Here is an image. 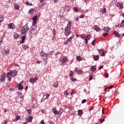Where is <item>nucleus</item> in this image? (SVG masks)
Returning <instances> with one entry per match:
<instances>
[{
  "label": "nucleus",
  "mask_w": 124,
  "mask_h": 124,
  "mask_svg": "<svg viewBox=\"0 0 124 124\" xmlns=\"http://www.w3.org/2000/svg\"><path fill=\"white\" fill-rule=\"evenodd\" d=\"M17 75V71L16 70L11 71L8 72L6 74V78H8V81H11V77L14 78Z\"/></svg>",
  "instance_id": "obj_1"
},
{
  "label": "nucleus",
  "mask_w": 124,
  "mask_h": 124,
  "mask_svg": "<svg viewBox=\"0 0 124 124\" xmlns=\"http://www.w3.org/2000/svg\"><path fill=\"white\" fill-rule=\"evenodd\" d=\"M31 29L29 30V35H32V34H37V27L35 25H31Z\"/></svg>",
  "instance_id": "obj_2"
},
{
  "label": "nucleus",
  "mask_w": 124,
  "mask_h": 124,
  "mask_svg": "<svg viewBox=\"0 0 124 124\" xmlns=\"http://www.w3.org/2000/svg\"><path fill=\"white\" fill-rule=\"evenodd\" d=\"M29 30V27L28 25L27 24L26 25H24L23 28H22V29L21 30V33H22V34L23 35H25L26 34L27 32Z\"/></svg>",
  "instance_id": "obj_3"
},
{
  "label": "nucleus",
  "mask_w": 124,
  "mask_h": 124,
  "mask_svg": "<svg viewBox=\"0 0 124 124\" xmlns=\"http://www.w3.org/2000/svg\"><path fill=\"white\" fill-rule=\"evenodd\" d=\"M71 33V30L70 28H65L64 30V34L66 36H68Z\"/></svg>",
  "instance_id": "obj_4"
},
{
  "label": "nucleus",
  "mask_w": 124,
  "mask_h": 124,
  "mask_svg": "<svg viewBox=\"0 0 124 124\" xmlns=\"http://www.w3.org/2000/svg\"><path fill=\"white\" fill-rule=\"evenodd\" d=\"M37 80H38V78H37V77L31 78L29 79V82H30L32 84H34V83L37 82Z\"/></svg>",
  "instance_id": "obj_5"
},
{
  "label": "nucleus",
  "mask_w": 124,
  "mask_h": 124,
  "mask_svg": "<svg viewBox=\"0 0 124 124\" xmlns=\"http://www.w3.org/2000/svg\"><path fill=\"white\" fill-rule=\"evenodd\" d=\"M37 16H33V17L31 18V20L33 22H32V25L35 26L37 24Z\"/></svg>",
  "instance_id": "obj_6"
},
{
  "label": "nucleus",
  "mask_w": 124,
  "mask_h": 124,
  "mask_svg": "<svg viewBox=\"0 0 124 124\" xmlns=\"http://www.w3.org/2000/svg\"><path fill=\"white\" fill-rule=\"evenodd\" d=\"M5 78H6V74L2 73V74L0 75V81L2 82L5 80Z\"/></svg>",
  "instance_id": "obj_7"
},
{
  "label": "nucleus",
  "mask_w": 124,
  "mask_h": 124,
  "mask_svg": "<svg viewBox=\"0 0 124 124\" xmlns=\"http://www.w3.org/2000/svg\"><path fill=\"white\" fill-rule=\"evenodd\" d=\"M74 72H77L78 75H82L83 74V71L81 70H78L77 68H76L74 70Z\"/></svg>",
  "instance_id": "obj_8"
},
{
  "label": "nucleus",
  "mask_w": 124,
  "mask_h": 124,
  "mask_svg": "<svg viewBox=\"0 0 124 124\" xmlns=\"http://www.w3.org/2000/svg\"><path fill=\"white\" fill-rule=\"evenodd\" d=\"M40 56L43 57V58H44V57H46V59H47V57H48V55H47L46 53L43 52V51L40 53Z\"/></svg>",
  "instance_id": "obj_9"
},
{
  "label": "nucleus",
  "mask_w": 124,
  "mask_h": 124,
  "mask_svg": "<svg viewBox=\"0 0 124 124\" xmlns=\"http://www.w3.org/2000/svg\"><path fill=\"white\" fill-rule=\"evenodd\" d=\"M24 82L23 81H21L20 83H18L17 86H18V90H23L24 88L23 87V86H22V84H23Z\"/></svg>",
  "instance_id": "obj_10"
},
{
  "label": "nucleus",
  "mask_w": 124,
  "mask_h": 124,
  "mask_svg": "<svg viewBox=\"0 0 124 124\" xmlns=\"http://www.w3.org/2000/svg\"><path fill=\"white\" fill-rule=\"evenodd\" d=\"M8 28L14 29L16 28V26H15V25L13 23H10L8 25Z\"/></svg>",
  "instance_id": "obj_11"
},
{
  "label": "nucleus",
  "mask_w": 124,
  "mask_h": 124,
  "mask_svg": "<svg viewBox=\"0 0 124 124\" xmlns=\"http://www.w3.org/2000/svg\"><path fill=\"white\" fill-rule=\"evenodd\" d=\"M32 120V117L28 116L26 117V120L28 123H30L31 122V120Z\"/></svg>",
  "instance_id": "obj_12"
},
{
  "label": "nucleus",
  "mask_w": 124,
  "mask_h": 124,
  "mask_svg": "<svg viewBox=\"0 0 124 124\" xmlns=\"http://www.w3.org/2000/svg\"><path fill=\"white\" fill-rule=\"evenodd\" d=\"M93 29L95 30L96 31H99L100 30V28H99V27L96 25L93 26Z\"/></svg>",
  "instance_id": "obj_13"
},
{
  "label": "nucleus",
  "mask_w": 124,
  "mask_h": 124,
  "mask_svg": "<svg viewBox=\"0 0 124 124\" xmlns=\"http://www.w3.org/2000/svg\"><path fill=\"white\" fill-rule=\"evenodd\" d=\"M98 51L100 53V56L102 57H104L105 56V53L104 52V51L102 49H98Z\"/></svg>",
  "instance_id": "obj_14"
},
{
  "label": "nucleus",
  "mask_w": 124,
  "mask_h": 124,
  "mask_svg": "<svg viewBox=\"0 0 124 124\" xmlns=\"http://www.w3.org/2000/svg\"><path fill=\"white\" fill-rule=\"evenodd\" d=\"M91 70L92 72H95L96 70V67L95 66H91Z\"/></svg>",
  "instance_id": "obj_15"
},
{
  "label": "nucleus",
  "mask_w": 124,
  "mask_h": 124,
  "mask_svg": "<svg viewBox=\"0 0 124 124\" xmlns=\"http://www.w3.org/2000/svg\"><path fill=\"white\" fill-rule=\"evenodd\" d=\"M52 112L55 115H57L58 114H59V112H58L57 109H56V108H52Z\"/></svg>",
  "instance_id": "obj_16"
},
{
  "label": "nucleus",
  "mask_w": 124,
  "mask_h": 124,
  "mask_svg": "<svg viewBox=\"0 0 124 124\" xmlns=\"http://www.w3.org/2000/svg\"><path fill=\"white\" fill-rule=\"evenodd\" d=\"M53 34H54V36L52 37V40L55 41V34H56V31L55 29H53Z\"/></svg>",
  "instance_id": "obj_17"
},
{
  "label": "nucleus",
  "mask_w": 124,
  "mask_h": 124,
  "mask_svg": "<svg viewBox=\"0 0 124 124\" xmlns=\"http://www.w3.org/2000/svg\"><path fill=\"white\" fill-rule=\"evenodd\" d=\"M50 96V94L49 93H47L46 95H44V96H43V98L44 99V100L46 99H47Z\"/></svg>",
  "instance_id": "obj_18"
},
{
  "label": "nucleus",
  "mask_w": 124,
  "mask_h": 124,
  "mask_svg": "<svg viewBox=\"0 0 124 124\" xmlns=\"http://www.w3.org/2000/svg\"><path fill=\"white\" fill-rule=\"evenodd\" d=\"M110 30V29L108 27H104V31L105 32H108V31H109Z\"/></svg>",
  "instance_id": "obj_19"
},
{
  "label": "nucleus",
  "mask_w": 124,
  "mask_h": 124,
  "mask_svg": "<svg viewBox=\"0 0 124 124\" xmlns=\"http://www.w3.org/2000/svg\"><path fill=\"white\" fill-rule=\"evenodd\" d=\"M14 6H15V8L16 9V10H19V4L16 3L14 5Z\"/></svg>",
  "instance_id": "obj_20"
},
{
  "label": "nucleus",
  "mask_w": 124,
  "mask_h": 124,
  "mask_svg": "<svg viewBox=\"0 0 124 124\" xmlns=\"http://www.w3.org/2000/svg\"><path fill=\"white\" fill-rule=\"evenodd\" d=\"M34 13V9L33 8L31 9L30 10H29V13L30 15L33 14Z\"/></svg>",
  "instance_id": "obj_21"
},
{
  "label": "nucleus",
  "mask_w": 124,
  "mask_h": 124,
  "mask_svg": "<svg viewBox=\"0 0 124 124\" xmlns=\"http://www.w3.org/2000/svg\"><path fill=\"white\" fill-rule=\"evenodd\" d=\"M93 59L95 61H98V60H99V55H94V56H93Z\"/></svg>",
  "instance_id": "obj_22"
},
{
  "label": "nucleus",
  "mask_w": 124,
  "mask_h": 124,
  "mask_svg": "<svg viewBox=\"0 0 124 124\" xmlns=\"http://www.w3.org/2000/svg\"><path fill=\"white\" fill-rule=\"evenodd\" d=\"M113 34H114V35H116V36H117V37H120V36L119 33L117 32V31H114Z\"/></svg>",
  "instance_id": "obj_23"
},
{
  "label": "nucleus",
  "mask_w": 124,
  "mask_h": 124,
  "mask_svg": "<svg viewBox=\"0 0 124 124\" xmlns=\"http://www.w3.org/2000/svg\"><path fill=\"white\" fill-rule=\"evenodd\" d=\"M25 37H26V35H25L22 37V41L20 42V44H24V41H25Z\"/></svg>",
  "instance_id": "obj_24"
},
{
  "label": "nucleus",
  "mask_w": 124,
  "mask_h": 124,
  "mask_svg": "<svg viewBox=\"0 0 124 124\" xmlns=\"http://www.w3.org/2000/svg\"><path fill=\"white\" fill-rule=\"evenodd\" d=\"M100 12H101L103 14H104L106 12V9L105 8H103L100 10Z\"/></svg>",
  "instance_id": "obj_25"
},
{
  "label": "nucleus",
  "mask_w": 124,
  "mask_h": 124,
  "mask_svg": "<svg viewBox=\"0 0 124 124\" xmlns=\"http://www.w3.org/2000/svg\"><path fill=\"white\" fill-rule=\"evenodd\" d=\"M19 119H20V116L18 115L16 117V119H14V122H16V121L19 120Z\"/></svg>",
  "instance_id": "obj_26"
},
{
  "label": "nucleus",
  "mask_w": 124,
  "mask_h": 124,
  "mask_svg": "<svg viewBox=\"0 0 124 124\" xmlns=\"http://www.w3.org/2000/svg\"><path fill=\"white\" fill-rule=\"evenodd\" d=\"M86 36L84 35V34L80 35V38H81V39H82L84 40H86Z\"/></svg>",
  "instance_id": "obj_27"
},
{
  "label": "nucleus",
  "mask_w": 124,
  "mask_h": 124,
  "mask_svg": "<svg viewBox=\"0 0 124 124\" xmlns=\"http://www.w3.org/2000/svg\"><path fill=\"white\" fill-rule=\"evenodd\" d=\"M83 113V111H82V110L80 109V110H78V115L79 116H81V115H82Z\"/></svg>",
  "instance_id": "obj_28"
},
{
  "label": "nucleus",
  "mask_w": 124,
  "mask_h": 124,
  "mask_svg": "<svg viewBox=\"0 0 124 124\" xmlns=\"http://www.w3.org/2000/svg\"><path fill=\"white\" fill-rule=\"evenodd\" d=\"M72 26V22H69L68 23V25H67V27H66V28H69V29H70V27L71 26Z\"/></svg>",
  "instance_id": "obj_29"
},
{
  "label": "nucleus",
  "mask_w": 124,
  "mask_h": 124,
  "mask_svg": "<svg viewBox=\"0 0 124 124\" xmlns=\"http://www.w3.org/2000/svg\"><path fill=\"white\" fill-rule=\"evenodd\" d=\"M66 61L67 58L66 57H63V58L62 59V63L64 64Z\"/></svg>",
  "instance_id": "obj_30"
},
{
  "label": "nucleus",
  "mask_w": 124,
  "mask_h": 124,
  "mask_svg": "<svg viewBox=\"0 0 124 124\" xmlns=\"http://www.w3.org/2000/svg\"><path fill=\"white\" fill-rule=\"evenodd\" d=\"M73 37L71 36L70 38H68V39L66 41V42L68 43L71 42V41H72V39H73Z\"/></svg>",
  "instance_id": "obj_31"
},
{
  "label": "nucleus",
  "mask_w": 124,
  "mask_h": 124,
  "mask_svg": "<svg viewBox=\"0 0 124 124\" xmlns=\"http://www.w3.org/2000/svg\"><path fill=\"white\" fill-rule=\"evenodd\" d=\"M59 85V83L58 82H54V87L56 88L58 87V86Z\"/></svg>",
  "instance_id": "obj_32"
},
{
  "label": "nucleus",
  "mask_w": 124,
  "mask_h": 124,
  "mask_svg": "<svg viewBox=\"0 0 124 124\" xmlns=\"http://www.w3.org/2000/svg\"><path fill=\"white\" fill-rule=\"evenodd\" d=\"M29 48V45H27L26 46H23V49L26 50L27 49Z\"/></svg>",
  "instance_id": "obj_33"
},
{
  "label": "nucleus",
  "mask_w": 124,
  "mask_h": 124,
  "mask_svg": "<svg viewBox=\"0 0 124 124\" xmlns=\"http://www.w3.org/2000/svg\"><path fill=\"white\" fill-rule=\"evenodd\" d=\"M77 60L78 61H81V57L80 56H77Z\"/></svg>",
  "instance_id": "obj_34"
},
{
  "label": "nucleus",
  "mask_w": 124,
  "mask_h": 124,
  "mask_svg": "<svg viewBox=\"0 0 124 124\" xmlns=\"http://www.w3.org/2000/svg\"><path fill=\"white\" fill-rule=\"evenodd\" d=\"M91 35H90V34H88L86 37V40H88L90 39V38H91Z\"/></svg>",
  "instance_id": "obj_35"
},
{
  "label": "nucleus",
  "mask_w": 124,
  "mask_h": 124,
  "mask_svg": "<svg viewBox=\"0 0 124 124\" xmlns=\"http://www.w3.org/2000/svg\"><path fill=\"white\" fill-rule=\"evenodd\" d=\"M18 38H19V35L18 34H15V39H17Z\"/></svg>",
  "instance_id": "obj_36"
},
{
  "label": "nucleus",
  "mask_w": 124,
  "mask_h": 124,
  "mask_svg": "<svg viewBox=\"0 0 124 124\" xmlns=\"http://www.w3.org/2000/svg\"><path fill=\"white\" fill-rule=\"evenodd\" d=\"M69 76L71 78H73V71H70V74H69Z\"/></svg>",
  "instance_id": "obj_37"
},
{
  "label": "nucleus",
  "mask_w": 124,
  "mask_h": 124,
  "mask_svg": "<svg viewBox=\"0 0 124 124\" xmlns=\"http://www.w3.org/2000/svg\"><path fill=\"white\" fill-rule=\"evenodd\" d=\"M26 4L27 6H32V4H31V3H30L29 2H26Z\"/></svg>",
  "instance_id": "obj_38"
},
{
  "label": "nucleus",
  "mask_w": 124,
  "mask_h": 124,
  "mask_svg": "<svg viewBox=\"0 0 124 124\" xmlns=\"http://www.w3.org/2000/svg\"><path fill=\"white\" fill-rule=\"evenodd\" d=\"M27 111L28 113H29V114L30 115L31 113V109H27Z\"/></svg>",
  "instance_id": "obj_39"
},
{
  "label": "nucleus",
  "mask_w": 124,
  "mask_h": 124,
  "mask_svg": "<svg viewBox=\"0 0 124 124\" xmlns=\"http://www.w3.org/2000/svg\"><path fill=\"white\" fill-rule=\"evenodd\" d=\"M4 18L2 17H0V23L2 22L3 21Z\"/></svg>",
  "instance_id": "obj_40"
},
{
  "label": "nucleus",
  "mask_w": 124,
  "mask_h": 124,
  "mask_svg": "<svg viewBox=\"0 0 124 124\" xmlns=\"http://www.w3.org/2000/svg\"><path fill=\"white\" fill-rule=\"evenodd\" d=\"M73 9L76 12H78V9L76 7H74Z\"/></svg>",
  "instance_id": "obj_41"
},
{
  "label": "nucleus",
  "mask_w": 124,
  "mask_h": 124,
  "mask_svg": "<svg viewBox=\"0 0 124 124\" xmlns=\"http://www.w3.org/2000/svg\"><path fill=\"white\" fill-rule=\"evenodd\" d=\"M123 4L122 3H121V4H119L120 5V8H122L123 9Z\"/></svg>",
  "instance_id": "obj_42"
},
{
  "label": "nucleus",
  "mask_w": 124,
  "mask_h": 124,
  "mask_svg": "<svg viewBox=\"0 0 124 124\" xmlns=\"http://www.w3.org/2000/svg\"><path fill=\"white\" fill-rule=\"evenodd\" d=\"M84 17H85V15L82 14V15L80 16V18H83Z\"/></svg>",
  "instance_id": "obj_43"
},
{
  "label": "nucleus",
  "mask_w": 124,
  "mask_h": 124,
  "mask_svg": "<svg viewBox=\"0 0 124 124\" xmlns=\"http://www.w3.org/2000/svg\"><path fill=\"white\" fill-rule=\"evenodd\" d=\"M10 53V50H5V54L7 55Z\"/></svg>",
  "instance_id": "obj_44"
},
{
  "label": "nucleus",
  "mask_w": 124,
  "mask_h": 124,
  "mask_svg": "<svg viewBox=\"0 0 124 124\" xmlns=\"http://www.w3.org/2000/svg\"><path fill=\"white\" fill-rule=\"evenodd\" d=\"M93 79V76H90V78H89V80H90V81H91Z\"/></svg>",
  "instance_id": "obj_45"
},
{
  "label": "nucleus",
  "mask_w": 124,
  "mask_h": 124,
  "mask_svg": "<svg viewBox=\"0 0 124 124\" xmlns=\"http://www.w3.org/2000/svg\"><path fill=\"white\" fill-rule=\"evenodd\" d=\"M108 35V33H104V34H103V36H104V37L107 36Z\"/></svg>",
  "instance_id": "obj_46"
},
{
  "label": "nucleus",
  "mask_w": 124,
  "mask_h": 124,
  "mask_svg": "<svg viewBox=\"0 0 124 124\" xmlns=\"http://www.w3.org/2000/svg\"><path fill=\"white\" fill-rule=\"evenodd\" d=\"M43 62H45V65L47 64V60L43 59Z\"/></svg>",
  "instance_id": "obj_47"
},
{
  "label": "nucleus",
  "mask_w": 124,
  "mask_h": 124,
  "mask_svg": "<svg viewBox=\"0 0 124 124\" xmlns=\"http://www.w3.org/2000/svg\"><path fill=\"white\" fill-rule=\"evenodd\" d=\"M71 79L72 80V81H73V82H75V81H76L77 80L76 78H71Z\"/></svg>",
  "instance_id": "obj_48"
},
{
  "label": "nucleus",
  "mask_w": 124,
  "mask_h": 124,
  "mask_svg": "<svg viewBox=\"0 0 124 124\" xmlns=\"http://www.w3.org/2000/svg\"><path fill=\"white\" fill-rule=\"evenodd\" d=\"M104 119H100V123L101 124H102L104 122Z\"/></svg>",
  "instance_id": "obj_49"
},
{
  "label": "nucleus",
  "mask_w": 124,
  "mask_h": 124,
  "mask_svg": "<svg viewBox=\"0 0 124 124\" xmlns=\"http://www.w3.org/2000/svg\"><path fill=\"white\" fill-rule=\"evenodd\" d=\"M120 25V27H124V23H121Z\"/></svg>",
  "instance_id": "obj_50"
},
{
  "label": "nucleus",
  "mask_w": 124,
  "mask_h": 124,
  "mask_svg": "<svg viewBox=\"0 0 124 124\" xmlns=\"http://www.w3.org/2000/svg\"><path fill=\"white\" fill-rule=\"evenodd\" d=\"M64 95H66V96H67L68 95V91H64Z\"/></svg>",
  "instance_id": "obj_51"
},
{
  "label": "nucleus",
  "mask_w": 124,
  "mask_h": 124,
  "mask_svg": "<svg viewBox=\"0 0 124 124\" xmlns=\"http://www.w3.org/2000/svg\"><path fill=\"white\" fill-rule=\"evenodd\" d=\"M105 78H108V73L105 74Z\"/></svg>",
  "instance_id": "obj_52"
},
{
  "label": "nucleus",
  "mask_w": 124,
  "mask_h": 124,
  "mask_svg": "<svg viewBox=\"0 0 124 124\" xmlns=\"http://www.w3.org/2000/svg\"><path fill=\"white\" fill-rule=\"evenodd\" d=\"M86 99H84L83 100H82V101L81 102L82 104H84L85 103H86Z\"/></svg>",
  "instance_id": "obj_53"
},
{
  "label": "nucleus",
  "mask_w": 124,
  "mask_h": 124,
  "mask_svg": "<svg viewBox=\"0 0 124 124\" xmlns=\"http://www.w3.org/2000/svg\"><path fill=\"white\" fill-rule=\"evenodd\" d=\"M117 2V0H112V2L113 3H116Z\"/></svg>",
  "instance_id": "obj_54"
},
{
  "label": "nucleus",
  "mask_w": 124,
  "mask_h": 124,
  "mask_svg": "<svg viewBox=\"0 0 124 124\" xmlns=\"http://www.w3.org/2000/svg\"><path fill=\"white\" fill-rule=\"evenodd\" d=\"M41 124H45V123L44 122V120H42V121H41Z\"/></svg>",
  "instance_id": "obj_55"
},
{
  "label": "nucleus",
  "mask_w": 124,
  "mask_h": 124,
  "mask_svg": "<svg viewBox=\"0 0 124 124\" xmlns=\"http://www.w3.org/2000/svg\"><path fill=\"white\" fill-rule=\"evenodd\" d=\"M45 0H40V3H42L44 2Z\"/></svg>",
  "instance_id": "obj_56"
},
{
  "label": "nucleus",
  "mask_w": 124,
  "mask_h": 124,
  "mask_svg": "<svg viewBox=\"0 0 124 124\" xmlns=\"http://www.w3.org/2000/svg\"><path fill=\"white\" fill-rule=\"evenodd\" d=\"M18 96H22V93H21L20 92H18Z\"/></svg>",
  "instance_id": "obj_57"
},
{
  "label": "nucleus",
  "mask_w": 124,
  "mask_h": 124,
  "mask_svg": "<svg viewBox=\"0 0 124 124\" xmlns=\"http://www.w3.org/2000/svg\"><path fill=\"white\" fill-rule=\"evenodd\" d=\"M41 112H42V113H45V110H44V109H42L41 110Z\"/></svg>",
  "instance_id": "obj_58"
},
{
  "label": "nucleus",
  "mask_w": 124,
  "mask_h": 124,
  "mask_svg": "<svg viewBox=\"0 0 124 124\" xmlns=\"http://www.w3.org/2000/svg\"><path fill=\"white\" fill-rule=\"evenodd\" d=\"M103 67H104V66H103V65H102L101 66H100V67L99 68V70H101V69H102Z\"/></svg>",
  "instance_id": "obj_59"
},
{
  "label": "nucleus",
  "mask_w": 124,
  "mask_h": 124,
  "mask_svg": "<svg viewBox=\"0 0 124 124\" xmlns=\"http://www.w3.org/2000/svg\"><path fill=\"white\" fill-rule=\"evenodd\" d=\"M113 88V85H111L109 86V89L111 90L112 88Z\"/></svg>",
  "instance_id": "obj_60"
},
{
  "label": "nucleus",
  "mask_w": 124,
  "mask_h": 124,
  "mask_svg": "<svg viewBox=\"0 0 124 124\" xmlns=\"http://www.w3.org/2000/svg\"><path fill=\"white\" fill-rule=\"evenodd\" d=\"M68 42L66 41L64 43V45H68Z\"/></svg>",
  "instance_id": "obj_61"
},
{
  "label": "nucleus",
  "mask_w": 124,
  "mask_h": 124,
  "mask_svg": "<svg viewBox=\"0 0 124 124\" xmlns=\"http://www.w3.org/2000/svg\"><path fill=\"white\" fill-rule=\"evenodd\" d=\"M58 0H54V3H57V2H58Z\"/></svg>",
  "instance_id": "obj_62"
},
{
  "label": "nucleus",
  "mask_w": 124,
  "mask_h": 124,
  "mask_svg": "<svg viewBox=\"0 0 124 124\" xmlns=\"http://www.w3.org/2000/svg\"><path fill=\"white\" fill-rule=\"evenodd\" d=\"M73 94H74V91H72V92H71V93H70L71 95Z\"/></svg>",
  "instance_id": "obj_63"
},
{
  "label": "nucleus",
  "mask_w": 124,
  "mask_h": 124,
  "mask_svg": "<svg viewBox=\"0 0 124 124\" xmlns=\"http://www.w3.org/2000/svg\"><path fill=\"white\" fill-rule=\"evenodd\" d=\"M49 124H55V123L51 121L49 122Z\"/></svg>",
  "instance_id": "obj_64"
}]
</instances>
